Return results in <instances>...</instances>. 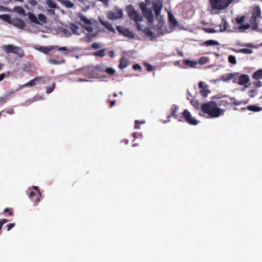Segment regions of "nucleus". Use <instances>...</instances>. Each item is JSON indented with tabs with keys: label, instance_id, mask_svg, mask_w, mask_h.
<instances>
[{
	"label": "nucleus",
	"instance_id": "42",
	"mask_svg": "<svg viewBox=\"0 0 262 262\" xmlns=\"http://www.w3.org/2000/svg\"><path fill=\"white\" fill-rule=\"evenodd\" d=\"M55 85L54 83H53L51 85H49L47 86V93L49 94L51 93L55 89Z\"/></svg>",
	"mask_w": 262,
	"mask_h": 262
},
{
	"label": "nucleus",
	"instance_id": "21",
	"mask_svg": "<svg viewBox=\"0 0 262 262\" xmlns=\"http://www.w3.org/2000/svg\"><path fill=\"white\" fill-rule=\"evenodd\" d=\"M37 79L38 78H36V77L34 78L32 80H30L29 82L24 84V85L20 86V89H22L24 87H32L35 86L36 84V83L37 82Z\"/></svg>",
	"mask_w": 262,
	"mask_h": 262
},
{
	"label": "nucleus",
	"instance_id": "59",
	"mask_svg": "<svg viewBox=\"0 0 262 262\" xmlns=\"http://www.w3.org/2000/svg\"><path fill=\"white\" fill-rule=\"evenodd\" d=\"M242 103V101H236V100H235L234 102H233L232 103V104H233V105H234L235 106L239 105Z\"/></svg>",
	"mask_w": 262,
	"mask_h": 262
},
{
	"label": "nucleus",
	"instance_id": "9",
	"mask_svg": "<svg viewBox=\"0 0 262 262\" xmlns=\"http://www.w3.org/2000/svg\"><path fill=\"white\" fill-rule=\"evenodd\" d=\"M178 107L176 105H173L171 108H170V112L171 114L169 115V117H174L176 119H177L179 121V120H181V114H178Z\"/></svg>",
	"mask_w": 262,
	"mask_h": 262
},
{
	"label": "nucleus",
	"instance_id": "13",
	"mask_svg": "<svg viewBox=\"0 0 262 262\" xmlns=\"http://www.w3.org/2000/svg\"><path fill=\"white\" fill-rule=\"evenodd\" d=\"M57 48V46H42L37 48V50L45 54H48L50 51H51Z\"/></svg>",
	"mask_w": 262,
	"mask_h": 262
},
{
	"label": "nucleus",
	"instance_id": "54",
	"mask_svg": "<svg viewBox=\"0 0 262 262\" xmlns=\"http://www.w3.org/2000/svg\"><path fill=\"white\" fill-rule=\"evenodd\" d=\"M251 28V26H250V24H245V25H242L240 27H239V29H249V28Z\"/></svg>",
	"mask_w": 262,
	"mask_h": 262
},
{
	"label": "nucleus",
	"instance_id": "44",
	"mask_svg": "<svg viewBox=\"0 0 262 262\" xmlns=\"http://www.w3.org/2000/svg\"><path fill=\"white\" fill-rule=\"evenodd\" d=\"M245 16H242L241 17H237L236 18V22L238 24H242L245 20Z\"/></svg>",
	"mask_w": 262,
	"mask_h": 262
},
{
	"label": "nucleus",
	"instance_id": "5",
	"mask_svg": "<svg viewBox=\"0 0 262 262\" xmlns=\"http://www.w3.org/2000/svg\"><path fill=\"white\" fill-rule=\"evenodd\" d=\"M2 49L6 53H13L20 58H22L25 55L23 50L20 47L13 45H4L2 47Z\"/></svg>",
	"mask_w": 262,
	"mask_h": 262
},
{
	"label": "nucleus",
	"instance_id": "58",
	"mask_svg": "<svg viewBox=\"0 0 262 262\" xmlns=\"http://www.w3.org/2000/svg\"><path fill=\"white\" fill-rule=\"evenodd\" d=\"M253 84L257 88L260 87L262 85L261 82L259 81L254 82Z\"/></svg>",
	"mask_w": 262,
	"mask_h": 262
},
{
	"label": "nucleus",
	"instance_id": "14",
	"mask_svg": "<svg viewBox=\"0 0 262 262\" xmlns=\"http://www.w3.org/2000/svg\"><path fill=\"white\" fill-rule=\"evenodd\" d=\"M250 81L249 77L246 74H242L238 77V84L243 85L248 83Z\"/></svg>",
	"mask_w": 262,
	"mask_h": 262
},
{
	"label": "nucleus",
	"instance_id": "1",
	"mask_svg": "<svg viewBox=\"0 0 262 262\" xmlns=\"http://www.w3.org/2000/svg\"><path fill=\"white\" fill-rule=\"evenodd\" d=\"M81 71L83 74L89 78L94 77L95 76V73L96 71L100 72H105L110 76L114 75L116 72L114 69L106 67L104 64H98L95 67L89 66L84 67Z\"/></svg>",
	"mask_w": 262,
	"mask_h": 262
},
{
	"label": "nucleus",
	"instance_id": "43",
	"mask_svg": "<svg viewBox=\"0 0 262 262\" xmlns=\"http://www.w3.org/2000/svg\"><path fill=\"white\" fill-rule=\"evenodd\" d=\"M38 18L40 21L43 23L47 22V17L44 14H39L38 16Z\"/></svg>",
	"mask_w": 262,
	"mask_h": 262
},
{
	"label": "nucleus",
	"instance_id": "23",
	"mask_svg": "<svg viewBox=\"0 0 262 262\" xmlns=\"http://www.w3.org/2000/svg\"><path fill=\"white\" fill-rule=\"evenodd\" d=\"M247 110L253 112H258L262 110V107H259L255 105H250L247 107Z\"/></svg>",
	"mask_w": 262,
	"mask_h": 262
},
{
	"label": "nucleus",
	"instance_id": "56",
	"mask_svg": "<svg viewBox=\"0 0 262 262\" xmlns=\"http://www.w3.org/2000/svg\"><path fill=\"white\" fill-rule=\"evenodd\" d=\"M256 93V90H250L249 92V95L250 97H254L255 94Z\"/></svg>",
	"mask_w": 262,
	"mask_h": 262
},
{
	"label": "nucleus",
	"instance_id": "6",
	"mask_svg": "<svg viewBox=\"0 0 262 262\" xmlns=\"http://www.w3.org/2000/svg\"><path fill=\"white\" fill-rule=\"evenodd\" d=\"M181 120H179V121H185L189 124L193 125H195L198 124V121L192 117L190 113L187 109H185L181 114Z\"/></svg>",
	"mask_w": 262,
	"mask_h": 262
},
{
	"label": "nucleus",
	"instance_id": "28",
	"mask_svg": "<svg viewBox=\"0 0 262 262\" xmlns=\"http://www.w3.org/2000/svg\"><path fill=\"white\" fill-rule=\"evenodd\" d=\"M28 18L33 23L36 24H39V22L37 19V18L36 16L34 15L33 14L31 13H28Z\"/></svg>",
	"mask_w": 262,
	"mask_h": 262
},
{
	"label": "nucleus",
	"instance_id": "50",
	"mask_svg": "<svg viewBox=\"0 0 262 262\" xmlns=\"http://www.w3.org/2000/svg\"><path fill=\"white\" fill-rule=\"evenodd\" d=\"M144 66L146 67V70L148 72L151 71L153 69L152 67L148 63H145Z\"/></svg>",
	"mask_w": 262,
	"mask_h": 262
},
{
	"label": "nucleus",
	"instance_id": "35",
	"mask_svg": "<svg viewBox=\"0 0 262 262\" xmlns=\"http://www.w3.org/2000/svg\"><path fill=\"white\" fill-rule=\"evenodd\" d=\"M232 74H233L234 76L231 80H232V81L234 83L238 84V77L239 76V74L238 73H234Z\"/></svg>",
	"mask_w": 262,
	"mask_h": 262
},
{
	"label": "nucleus",
	"instance_id": "45",
	"mask_svg": "<svg viewBox=\"0 0 262 262\" xmlns=\"http://www.w3.org/2000/svg\"><path fill=\"white\" fill-rule=\"evenodd\" d=\"M144 31L145 35H146L147 36L152 37L154 35V33L148 28L145 29Z\"/></svg>",
	"mask_w": 262,
	"mask_h": 262
},
{
	"label": "nucleus",
	"instance_id": "47",
	"mask_svg": "<svg viewBox=\"0 0 262 262\" xmlns=\"http://www.w3.org/2000/svg\"><path fill=\"white\" fill-rule=\"evenodd\" d=\"M80 19L82 21H83V23H84L86 24L90 25L91 24L90 20L89 19H88L87 18H86L85 17H84V16H82L80 17Z\"/></svg>",
	"mask_w": 262,
	"mask_h": 262
},
{
	"label": "nucleus",
	"instance_id": "8",
	"mask_svg": "<svg viewBox=\"0 0 262 262\" xmlns=\"http://www.w3.org/2000/svg\"><path fill=\"white\" fill-rule=\"evenodd\" d=\"M140 7L144 16L147 18L149 23H152L154 19L151 10L147 8L144 4L141 5Z\"/></svg>",
	"mask_w": 262,
	"mask_h": 262
},
{
	"label": "nucleus",
	"instance_id": "62",
	"mask_svg": "<svg viewBox=\"0 0 262 262\" xmlns=\"http://www.w3.org/2000/svg\"><path fill=\"white\" fill-rule=\"evenodd\" d=\"M6 75L5 73H2L0 74V81H2L5 77Z\"/></svg>",
	"mask_w": 262,
	"mask_h": 262
},
{
	"label": "nucleus",
	"instance_id": "10",
	"mask_svg": "<svg viewBox=\"0 0 262 262\" xmlns=\"http://www.w3.org/2000/svg\"><path fill=\"white\" fill-rule=\"evenodd\" d=\"M116 29L120 34L131 37V32L128 29L120 26H117Z\"/></svg>",
	"mask_w": 262,
	"mask_h": 262
},
{
	"label": "nucleus",
	"instance_id": "33",
	"mask_svg": "<svg viewBox=\"0 0 262 262\" xmlns=\"http://www.w3.org/2000/svg\"><path fill=\"white\" fill-rule=\"evenodd\" d=\"M14 9L16 12H17L19 14H21L22 15H25V11L21 7H14Z\"/></svg>",
	"mask_w": 262,
	"mask_h": 262
},
{
	"label": "nucleus",
	"instance_id": "27",
	"mask_svg": "<svg viewBox=\"0 0 262 262\" xmlns=\"http://www.w3.org/2000/svg\"><path fill=\"white\" fill-rule=\"evenodd\" d=\"M0 19L3 20L7 22L8 23L11 24L12 19L10 17V15L8 14H2L0 15Z\"/></svg>",
	"mask_w": 262,
	"mask_h": 262
},
{
	"label": "nucleus",
	"instance_id": "26",
	"mask_svg": "<svg viewBox=\"0 0 262 262\" xmlns=\"http://www.w3.org/2000/svg\"><path fill=\"white\" fill-rule=\"evenodd\" d=\"M61 3L68 8H72L74 7V4L72 2L68 0H62Z\"/></svg>",
	"mask_w": 262,
	"mask_h": 262
},
{
	"label": "nucleus",
	"instance_id": "37",
	"mask_svg": "<svg viewBox=\"0 0 262 262\" xmlns=\"http://www.w3.org/2000/svg\"><path fill=\"white\" fill-rule=\"evenodd\" d=\"M70 29L73 31V33L78 34L77 30L79 29L78 27L74 24H72L70 25Z\"/></svg>",
	"mask_w": 262,
	"mask_h": 262
},
{
	"label": "nucleus",
	"instance_id": "34",
	"mask_svg": "<svg viewBox=\"0 0 262 262\" xmlns=\"http://www.w3.org/2000/svg\"><path fill=\"white\" fill-rule=\"evenodd\" d=\"M36 78H38V79H37V82H40L41 83H46L47 81L49 79L48 77L45 76L36 77Z\"/></svg>",
	"mask_w": 262,
	"mask_h": 262
},
{
	"label": "nucleus",
	"instance_id": "2",
	"mask_svg": "<svg viewBox=\"0 0 262 262\" xmlns=\"http://www.w3.org/2000/svg\"><path fill=\"white\" fill-rule=\"evenodd\" d=\"M201 111L205 114L209 115L210 118H217L223 115L224 110L218 107L216 102L209 101L203 103L201 106Z\"/></svg>",
	"mask_w": 262,
	"mask_h": 262
},
{
	"label": "nucleus",
	"instance_id": "57",
	"mask_svg": "<svg viewBox=\"0 0 262 262\" xmlns=\"http://www.w3.org/2000/svg\"><path fill=\"white\" fill-rule=\"evenodd\" d=\"M5 212H8L9 215L12 216L13 215V211L12 210H10L9 208H6L4 209Z\"/></svg>",
	"mask_w": 262,
	"mask_h": 262
},
{
	"label": "nucleus",
	"instance_id": "64",
	"mask_svg": "<svg viewBox=\"0 0 262 262\" xmlns=\"http://www.w3.org/2000/svg\"><path fill=\"white\" fill-rule=\"evenodd\" d=\"M116 103L115 100H112L110 101V107H113L114 105H115Z\"/></svg>",
	"mask_w": 262,
	"mask_h": 262
},
{
	"label": "nucleus",
	"instance_id": "48",
	"mask_svg": "<svg viewBox=\"0 0 262 262\" xmlns=\"http://www.w3.org/2000/svg\"><path fill=\"white\" fill-rule=\"evenodd\" d=\"M203 30L205 31V32L209 33H212L215 32V30L213 28H203Z\"/></svg>",
	"mask_w": 262,
	"mask_h": 262
},
{
	"label": "nucleus",
	"instance_id": "22",
	"mask_svg": "<svg viewBox=\"0 0 262 262\" xmlns=\"http://www.w3.org/2000/svg\"><path fill=\"white\" fill-rule=\"evenodd\" d=\"M132 19L136 22L141 21L142 17L141 15L137 14L136 10L132 8Z\"/></svg>",
	"mask_w": 262,
	"mask_h": 262
},
{
	"label": "nucleus",
	"instance_id": "11",
	"mask_svg": "<svg viewBox=\"0 0 262 262\" xmlns=\"http://www.w3.org/2000/svg\"><path fill=\"white\" fill-rule=\"evenodd\" d=\"M199 87L201 89L200 93L201 95L203 97H206L210 92L208 89L207 86H204L203 82L200 81L199 83Z\"/></svg>",
	"mask_w": 262,
	"mask_h": 262
},
{
	"label": "nucleus",
	"instance_id": "30",
	"mask_svg": "<svg viewBox=\"0 0 262 262\" xmlns=\"http://www.w3.org/2000/svg\"><path fill=\"white\" fill-rule=\"evenodd\" d=\"M127 65V60L124 58H122L120 60V63L119 64V68L121 69H124L126 67Z\"/></svg>",
	"mask_w": 262,
	"mask_h": 262
},
{
	"label": "nucleus",
	"instance_id": "31",
	"mask_svg": "<svg viewBox=\"0 0 262 262\" xmlns=\"http://www.w3.org/2000/svg\"><path fill=\"white\" fill-rule=\"evenodd\" d=\"M204 45H205L206 46H215L219 45V42L217 41L213 40H208L207 41H205L203 43Z\"/></svg>",
	"mask_w": 262,
	"mask_h": 262
},
{
	"label": "nucleus",
	"instance_id": "24",
	"mask_svg": "<svg viewBox=\"0 0 262 262\" xmlns=\"http://www.w3.org/2000/svg\"><path fill=\"white\" fill-rule=\"evenodd\" d=\"M252 78L255 80L262 79V69H259L252 75Z\"/></svg>",
	"mask_w": 262,
	"mask_h": 262
},
{
	"label": "nucleus",
	"instance_id": "25",
	"mask_svg": "<svg viewBox=\"0 0 262 262\" xmlns=\"http://www.w3.org/2000/svg\"><path fill=\"white\" fill-rule=\"evenodd\" d=\"M233 73H227L226 74H225L224 75H222L221 76V80L224 81H229V80H231V79L233 78L234 75L232 74Z\"/></svg>",
	"mask_w": 262,
	"mask_h": 262
},
{
	"label": "nucleus",
	"instance_id": "39",
	"mask_svg": "<svg viewBox=\"0 0 262 262\" xmlns=\"http://www.w3.org/2000/svg\"><path fill=\"white\" fill-rule=\"evenodd\" d=\"M48 6L51 8H56L57 5L52 0H48L47 2Z\"/></svg>",
	"mask_w": 262,
	"mask_h": 262
},
{
	"label": "nucleus",
	"instance_id": "51",
	"mask_svg": "<svg viewBox=\"0 0 262 262\" xmlns=\"http://www.w3.org/2000/svg\"><path fill=\"white\" fill-rule=\"evenodd\" d=\"M133 69L135 70H138V71H141L142 68L138 64H135L132 67Z\"/></svg>",
	"mask_w": 262,
	"mask_h": 262
},
{
	"label": "nucleus",
	"instance_id": "36",
	"mask_svg": "<svg viewBox=\"0 0 262 262\" xmlns=\"http://www.w3.org/2000/svg\"><path fill=\"white\" fill-rule=\"evenodd\" d=\"M145 123V121L144 120H135V126L134 128L135 129H139L140 126L139 125L141 124H144Z\"/></svg>",
	"mask_w": 262,
	"mask_h": 262
},
{
	"label": "nucleus",
	"instance_id": "40",
	"mask_svg": "<svg viewBox=\"0 0 262 262\" xmlns=\"http://www.w3.org/2000/svg\"><path fill=\"white\" fill-rule=\"evenodd\" d=\"M19 89H20V88L19 89H18L17 90H10V91H7L5 94V95L8 97L9 98V97H10L12 94H13L14 93H15V92H16L17 91H18Z\"/></svg>",
	"mask_w": 262,
	"mask_h": 262
},
{
	"label": "nucleus",
	"instance_id": "18",
	"mask_svg": "<svg viewBox=\"0 0 262 262\" xmlns=\"http://www.w3.org/2000/svg\"><path fill=\"white\" fill-rule=\"evenodd\" d=\"M100 23L102 25L105 27L110 31H111L112 32H114L115 31L114 28L113 27L112 25L110 22L107 21L100 20Z\"/></svg>",
	"mask_w": 262,
	"mask_h": 262
},
{
	"label": "nucleus",
	"instance_id": "29",
	"mask_svg": "<svg viewBox=\"0 0 262 262\" xmlns=\"http://www.w3.org/2000/svg\"><path fill=\"white\" fill-rule=\"evenodd\" d=\"M105 49L100 50L94 53L93 55L96 57H103L105 56Z\"/></svg>",
	"mask_w": 262,
	"mask_h": 262
},
{
	"label": "nucleus",
	"instance_id": "20",
	"mask_svg": "<svg viewBox=\"0 0 262 262\" xmlns=\"http://www.w3.org/2000/svg\"><path fill=\"white\" fill-rule=\"evenodd\" d=\"M232 50L236 53H241L245 54H251L253 53L252 50L247 48H243L238 50L233 49Z\"/></svg>",
	"mask_w": 262,
	"mask_h": 262
},
{
	"label": "nucleus",
	"instance_id": "55",
	"mask_svg": "<svg viewBox=\"0 0 262 262\" xmlns=\"http://www.w3.org/2000/svg\"><path fill=\"white\" fill-rule=\"evenodd\" d=\"M14 226H15V224L14 223L8 224L7 225V230L8 231L10 230L12 228H13L14 227Z\"/></svg>",
	"mask_w": 262,
	"mask_h": 262
},
{
	"label": "nucleus",
	"instance_id": "7",
	"mask_svg": "<svg viewBox=\"0 0 262 262\" xmlns=\"http://www.w3.org/2000/svg\"><path fill=\"white\" fill-rule=\"evenodd\" d=\"M123 11L120 9H114L107 13V17L110 20H116L120 19L123 16Z\"/></svg>",
	"mask_w": 262,
	"mask_h": 262
},
{
	"label": "nucleus",
	"instance_id": "16",
	"mask_svg": "<svg viewBox=\"0 0 262 262\" xmlns=\"http://www.w3.org/2000/svg\"><path fill=\"white\" fill-rule=\"evenodd\" d=\"M162 8V5L160 3H154L152 9L155 12V15L158 16L161 13Z\"/></svg>",
	"mask_w": 262,
	"mask_h": 262
},
{
	"label": "nucleus",
	"instance_id": "17",
	"mask_svg": "<svg viewBox=\"0 0 262 262\" xmlns=\"http://www.w3.org/2000/svg\"><path fill=\"white\" fill-rule=\"evenodd\" d=\"M57 60L50 59L48 61L52 64H60L65 62V60L62 57L57 56Z\"/></svg>",
	"mask_w": 262,
	"mask_h": 262
},
{
	"label": "nucleus",
	"instance_id": "38",
	"mask_svg": "<svg viewBox=\"0 0 262 262\" xmlns=\"http://www.w3.org/2000/svg\"><path fill=\"white\" fill-rule=\"evenodd\" d=\"M208 61V59L206 57H202L199 59V61L198 63H199L200 64H204L207 63Z\"/></svg>",
	"mask_w": 262,
	"mask_h": 262
},
{
	"label": "nucleus",
	"instance_id": "4",
	"mask_svg": "<svg viewBox=\"0 0 262 262\" xmlns=\"http://www.w3.org/2000/svg\"><path fill=\"white\" fill-rule=\"evenodd\" d=\"M234 0H209L212 10H222L227 8Z\"/></svg>",
	"mask_w": 262,
	"mask_h": 262
},
{
	"label": "nucleus",
	"instance_id": "32",
	"mask_svg": "<svg viewBox=\"0 0 262 262\" xmlns=\"http://www.w3.org/2000/svg\"><path fill=\"white\" fill-rule=\"evenodd\" d=\"M168 19L169 22L173 26H176L177 25L178 22L177 20L175 19L173 15L170 13L168 14Z\"/></svg>",
	"mask_w": 262,
	"mask_h": 262
},
{
	"label": "nucleus",
	"instance_id": "46",
	"mask_svg": "<svg viewBox=\"0 0 262 262\" xmlns=\"http://www.w3.org/2000/svg\"><path fill=\"white\" fill-rule=\"evenodd\" d=\"M133 136L135 139H139L140 140L142 139V135L141 133H134L133 134Z\"/></svg>",
	"mask_w": 262,
	"mask_h": 262
},
{
	"label": "nucleus",
	"instance_id": "49",
	"mask_svg": "<svg viewBox=\"0 0 262 262\" xmlns=\"http://www.w3.org/2000/svg\"><path fill=\"white\" fill-rule=\"evenodd\" d=\"M91 47L94 49H98L101 47V45L99 43L94 42L92 44Z\"/></svg>",
	"mask_w": 262,
	"mask_h": 262
},
{
	"label": "nucleus",
	"instance_id": "53",
	"mask_svg": "<svg viewBox=\"0 0 262 262\" xmlns=\"http://www.w3.org/2000/svg\"><path fill=\"white\" fill-rule=\"evenodd\" d=\"M8 99V98L5 95L4 96L0 97V102L6 103Z\"/></svg>",
	"mask_w": 262,
	"mask_h": 262
},
{
	"label": "nucleus",
	"instance_id": "41",
	"mask_svg": "<svg viewBox=\"0 0 262 262\" xmlns=\"http://www.w3.org/2000/svg\"><path fill=\"white\" fill-rule=\"evenodd\" d=\"M228 61L232 64H235L236 63V60L235 57L233 55H230L228 57Z\"/></svg>",
	"mask_w": 262,
	"mask_h": 262
},
{
	"label": "nucleus",
	"instance_id": "60",
	"mask_svg": "<svg viewBox=\"0 0 262 262\" xmlns=\"http://www.w3.org/2000/svg\"><path fill=\"white\" fill-rule=\"evenodd\" d=\"M56 49H57L58 51H67V49L64 47H59V48H58L57 47V48Z\"/></svg>",
	"mask_w": 262,
	"mask_h": 262
},
{
	"label": "nucleus",
	"instance_id": "19",
	"mask_svg": "<svg viewBox=\"0 0 262 262\" xmlns=\"http://www.w3.org/2000/svg\"><path fill=\"white\" fill-rule=\"evenodd\" d=\"M183 62L185 63L186 66L189 68H195L198 64V62L196 61L190 60L187 59L183 60Z\"/></svg>",
	"mask_w": 262,
	"mask_h": 262
},
{
	"label": "nucleus",
	"instance_id": "61",
	"mask_svg": "<svg viewBox=\"0 0 262 262\" xmlns=\"http://www.w3.org/2000/svg\"><path fill=\"white\" fill-rule=\"evenodd\" d=\"M29 3L32 6H35L37 4L35 0H29Z\"/></svg>",
	"mask_w": 262,
	"mask_h": 262
},
{
	"label": "nucleus",
	"instance_id": "63",
	"mask_svg": "<svg viewBox=\"0 0 262 262\" xmlns=\"http://www.w3.org/2000/svg\"><path fill=\"white\" fill-rule=\"evenodd\" d=\"M223 21H224V23H223L224 28L222 30H225L227 28V23L225 20H223Z\"/></svg>",
	"mask_w": 262,
	"mask_h": 262
},
{
	"label": "nucleus",
	"instance_id": "3",
	"mask_svg": "<svg viewBox=\"0 0 262 262\" xmlns=\"http://www.w3.org/2000/svg\"><path fill=\"white\" fill-rule=\"evenodd\" d=\"M261 18V11L259 6L253 8L252 11V15L250 18L249 23L251 28L254 31H258V21Z\"/></svg>",
	"mask_w": 262,
	"mask_h": 262
},
{
	"label": "nucleus",
	"instance_id": "15",
	"mask_svg": "<svg viewBox=\"0 0 262 262\" xmlns=\"http://www.w3.org/2000/svg\"><path fill=\"white\" fill-rule=\"evenodd\" d=\"M41 196V193L40 191L38 192H34L32 191L29 194L30 198L34 202H38L39 201L40 198Z\"/></svg>",
	"mask_w": 262,
	"mask_h": 262
},
{
	"label": "nucleus",
	"instance_id": "12",
	"mask_svg": "<svg viewBox=\"0 0 262 262\" xmlns=\"http://www.w3.org/2000/svg\"><path fill=\"white\" fill-rule=\"evenodd\" d=\"M11 24L20 29H23L25 26V24L24 21L20 18L12 19Z\"/></svg>",
	"mask_w": 262,
	"mask_h": 262
},
{
	"label": "nucleus",
	"instance_id": "52",
	"mask_svg": "<svg viewBox=\"0 0 262 262\" xmlns=\"http://www.w3.org/2000/svg\"><path fill=\"white\" fill-rule=\"evenodd\" d=\"M126 11L129 18H131V5H129L126 7Z\"/></svg>",
	"mask_w": 262,
	"mask_h": 262
}]
</instances>
